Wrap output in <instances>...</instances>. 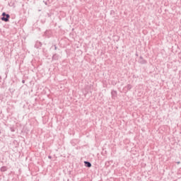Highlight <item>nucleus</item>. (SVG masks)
<instances>
[{
  "instance_id": "f257e3e1",
  "label": "nucleus",
  "mask_w": 181,
  "mask_h": 181,
  "mask_svg": "<svg viewBox=\"0 0 181 181\" xmlns=\"http://www.w3.org/2000/svg\"><path fill=\"white\" fill-rule=\"evenodd\" d=\"M11 18V16L5 12L2 13V17L1 21L4 22H9V18Z\"/></svg>"
},
{
  "instance_id": "f03ea898",
  "label": "nucleus",
  "mask_w": 181,
  "mask_h": 181,
  "mask_svg": "<svg viewBox=\"0 0 181 181\" xmlns=\"http://www.w3.org/2000/svg\"><path fill=\"white\" fill-rule=\"evenodd\" d=\"M139 63L140 64H146V63H148V62L144 59V57L142 56H140L139 59Z\"/></svg>"
},
{
  "instance_id": "7ed1b4c3",
  "label": "nucleus",
  "mask_w": 181,
  "mask_h": 181,
  "mask_svg": "<svg viewBox=\"0 0 181 181\" xmlns=\"http://www.w3.org/2000/svg\"><path fill=\"white\" fill-rule=\"evenodd\" d=\"M59 59H60V55L59 54L55 53L52 55V62L53 61H57V60H59Z\"/></svg>"
},
{
  "instance_id": "20e7f679",
  "label": "nucleus",
  "mask_w": 181,
  "mask_h": 181,
  "mask_svg": "<svg viewBox=\"0 0 181 181\" xmlns=\"http://www.w3.org/2000/svg\"><path fill=\"white\" fill-rule=\"evenodd\" d=\"M125 90H127V91H129V90H131V88H132V84H127L125 87H124Z\"/></svg>"
},
{
  "instance_id": "39448f33",
  "label": "nucleus",
  "mask_w": 181,
  "mask_h": 181,
  "mask_svg": "<svg viewBox=\"0 0 181 181\" xmlns=\"http://www.w3.org/2000/svg\"><path fill=\"white\" fill-rule=\"evenodd\" d=\"M112 98H115L117 97V91L116 90H112L111 92Z\"/></svg>"
},
{
  "instance_id": "423d86ee",
  "label": "nucleus",
  "mask_w": 181,
  "mask_h": 181,
  "mask_svg": "<svg viewBox=\"0 0 181 181\" xmlns=\"http://www.w3.org/2000/svg\"><path fill=\"white\" fill-rule=\"evenodd\" d=\"M85 165H86L87 168H91V163L87 161L84 162Z\"/></svg>"
},
{
  "instance_id": "0eeeda50",
  "label": "nucleus",
  "mask_w": 181,
  "mask_h": 181,
  "mask_svg": "<svg viewBox=\"0 0 181 181\" xmlns=\"http://www.w3.org/2000/svg\"><path fill=\"white\" fill-rule=\"evenodd\" d=\"M10 131H11V132H15V131H16L15 127H10Z\"/></svg>"
},
{
  "instance_id": "6e6552de",
  "label": "nucleus",
  "mask_w": 181,
  "mask_h": 181,
  "mask_svg": "<svg viewBox=\"0 0 181 181\" xmlns=\"http://www.w3.org/2000/svg\"><path fill=\"white\" fill-rule=\"evenodd\" d=\"M54 50H57V46H56V45H54Z\"/></svg>"
},
{
  "instance_id": "1a4fd4ad",
  "label": "nucleus",
  "mask_w": 181,
  "mask_h": 181,
  "mask_svg": "<svg viewBox=\"0 0 181 181\" xmlns=\"http://www.w3.org/2000/svg\"><path fill=\"white\" fill-rule=\"evenodd\" d=\"M23 84H25V80H22Z\"/></svg>"
},
{
  "instance_id": "9d476101",
  "label": "nucleus",
  "mask_w": 181,
  "mask_h": 181,
  "mask_svg": "<svg viewBox=\"0 0 181 181\" xmlns=\"http://www.w3.org/2000/svg\"><path fill=\"white\" fill-rule=\"evenodd\" d=\"M45 5H47V1H45Z\"/></svg>"
},
{
  "instance_id": "9b49d317",
  "label": "nucleus",
  "mask_w": 181,
  "mask_h": 181,
  "mask_svg": "<svg viewBox=\"0 0 181 181\" xmlns=\"http://www.w3.org/2000/svg\"><path fill=\"white\" fill-rule=\"evenodd\" d=\"M136 57H138V53L136 54Z\"/></svg>"
},
{
  "instance_id": "f8f14e48",
  "label": "nucleus",
  "mask_w": 181,
  "mask_h": 181,
  "mask_svg": "<svg viewBox=\"0 0 181 181\" xmlns=\"http://www.w3.org/2000/svg\"><path fill=\"white\" fill-rule=\"evenodd\" d=\"M0 134H1V131H0Z\"/></svg>"
},
{
  "instance_id": "ddd939ff",
  "label": "nucleus",
  "mask_w": 181,
  "mask_h": 181,
  "mask_svg": "<svg viewBox=\"0 0 181 181\" xmlns=\"http://www.w3.org/2000/svg\"><path fill=\"white\" fill-rule=\"evenodd\" d=\"M0 78H1V76H0Z\"/></svg>"
}]
</instances>
